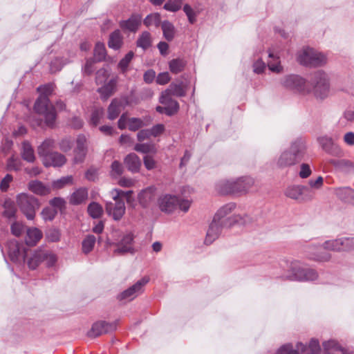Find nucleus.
Masks as SVG:
<instances>
[{"label":"nucleus","mask_w":354,"mask_h":354,"mask_svg":"<svg viewBox=\"0 0 354 354\" xmlns=\"http://www.w3.org/2000/svg\"><path fill=\"white\" fill-rule=\"evenodd\" d=\"M8 254L14 262H24L28 254V250L22 248L17 241H11L8 246Z\"/></svg>","instance_id":"16"},{"label":"nucleus","mask_w":354,"mask_h":354,"mask_svg":"<svg viewBox=\"0 0 354 354\" xmlns=\"http://www.w3.org/2000/svg\"><path fill=\"white\" fill-rule=\"evenodd\" d=\"M133 53L130 51L125 55L124 58L120 61L118 64V68L121 70L122 73H126L129 64L133 57Z\"/></svg>","instance_id":"50"},{"label":"nucleus","mask_w":354,"mask_h":354,"mask_svg":"<svg viewBox=\"0 0 354 354\" xmlns=\"http://www.w3.org/2000/svg\"><path fill=\"white\" fill-rule=\"evenodd\" d=\"M329 162L338 169L344 170L352 167L353 164L351 161L345 159H330Z\"/></svg>","instance_id":"49"},{"label":"nucleus","mask_w":354,"mask_h":354,"mask_svg":"<svg viewBox=\"0 0 354 354\" xmlns=\"http://www.w3.org/2000/svg\"><path fill=\"white\" fill-rule=\"evenodd\" d=\"M123 43V36L120 30H115L109 35L108 46L110 48L119 50Z\"/></svg>","instance_id":"29"},{"label":"nucleus","mask_w":354,"mask_h":354,"mask_svg":"<svg viewBox=\"0 0 354 354\" xmlns=\"http://www.w3.org/2000/svg\"><path fill=\"white\" fill-rule=\"evenodd\" d=\"M297 61L304 66L315 67L324 64L326 58L313 48H306L299 53Z\"/></svg>","instance_id":"7"},{"label":"nucleus","mask_w":354,"mask_h":354,"mask_svg":"<svg viewBox=\"0 0 354 354\" xmlns=\"http://www.w3.org/2000/svg\"><path fill=\"white\" fill-rule=\"evenodd\" d=\"M42 232L36 227H30L27 230L25 241L29 246L35 245L41 239Z\"/></svg>","instance_id":"28"},{"label":"nucleus","mask_w":354,"mask_h":354,"mask_svg":"<svg viewBox=\"0 0 354 354\" xmlns=\"http://www.w3.org/2000/svg\"><path fill=\"white\" fill-rule=\"evenodd\" d=\"M116 329L115 322L109 323L104 321H100L94 323L87 335L90 337H96L103 334L114 331Z\"/></svg>","instance_id":"13"},{"label":"nucleus","mask_w":354,"mask_h":354,"mask_svg":"<svg viewBox=\"0 0 354 354\" xmlns=\"http://www.w3.org/2000/svg\"><path fill=\"white\" fill-rule=\"evenodd\" d=\"M324 245L321 246H310L308 248V258L320 262L328 261L330 259L331 255L326 252L323 251Z\"/></svg>","instance_id":"20"},{"label":"nucleus","mask_w":354,"mask_h":354,"mask_svg":"<svg viewBox=\"0 0 354 354\" xmlns=\"http://www.w3.org/2000/svg\"><path fill=\"white\" fill-rule=\"evenodd\" d=\"M224 227H230L225 226L223 223H221V221H219L216 218H214L207 232L206 237L205 239V243L207 245L211 244L214 241H215L218 237L223 228Z\"/></svg>","instance_id":"17"},{"label":"nucleus","mask_w":354,"mask_h":354,"mask_svg":"<svg viewBox=\"0 0 354 354\" xmlns=\"http://www.w3.org/2000/svg\"><path fill=\"white\" fill-rule=\"evenodd\" d=\"M318 142L322 149L327 153L334 156H341L342 155L341 148L333 142L331 138L328 136L319 137Z\"/></svg>","instance_id":"18"},{"label":"nucleus","mask_w":354,"mask_h":354,"mask_svg":"<svg viewBox=\"0 0 354 354\" xmlns=\"http://www.w3.org/2000/svg\"><path fill=\"white\" fill-rule=\"evenodd\" d=\"M118 81V77L115 76L97 89L102 99L106 100L115 93Z\"/></svg>","instance_id":"22"},{"label":"nucleus","mask_w":354,"mask_h":354,"mask_svg":"<svg viewBox=\"0 0 354 354\" xmlns=\"http://www.w3.org/2000/svg\"><path fill=\"white\" fill-rule=\"evenodd\" d=\"M55 142L53 139H46L37 148V153L43 159L48 154L53 153L52 151L55 147Z\"/></svg>","instance_id":"30"},{"label":"nucleus","mask_w":354,"mask_h":354,"mask_svg":"<svg viewBox=\"0 0 354 354\" xmlns=\"http://www.w3.org/2000/svg\"><path fill=\"white\" fill-rule=\"evenodd\" d=\"M41 255L48 267L53 266L57 261V256L50 251L41 250Z\"/></svg>","instance_id":"46"},{"label":"nucleus","mask_w":354,"mask_h":354,"mask_svg":"<svg viewBox=\"0 0 354 354\" xmlns=\"http://www.w3.org/2000/svg\"><path fill=\"white\" fill-rule=\"evenodd\" d=\"M17 203L21 212L28 220L34 219L36 210L39 207V203L36 198L21 193L17 196Z\"/></svg>","instance_id":"6"},{"label":"nucleus","mask_w":354,"mask_h":354,"mask_svg":"<svg viewBox=\"0 0 354 354\" xmlns=\"http://www.w3.org/2000/svg\"><path fill=\"white\" fill-rule=\"evenodd\" d=\"M122 106L123 103L120 100L113 99L108 108L109 119H115L120 113Z\"/></svg>","instance_id":"34"},{"label":"nucleus","mask_w":354,"mask_h":354,"mask_svg":"<svg viewBox=\"0 0 354 354\" xmlns=\"http://www.w3.org/2000/svg\"><path fill=\"white\" fill-rule=\"evenodd\" d=\"M87 210L88 214L93 218H100L103 214L102 207L95 202L90 203Z\"/></svg>","instance_id":"42"},{"label":"nucleus","mask_w":354,"mask_h":354,"mask_svg":"<svg viewBox=\"0 0 354 354\" xmlns=\"http://www.w3.org/2000/svg\"><path fill=\"white\" fill-rule=\"evenodd\" d=\"M134 149L142 153H148L150 152L155 153L156 151L155 145L153 143H142L136 144L134 147Z\"/></svg>","instance_id":"47"},{"label":"nucleus","mask_w":354,"mask_h":354,"mask_svg":"<svg viewBox=\"0 0 354 354\" xmlns=\"http://www.w3.org/2000/svg\"><path fill=\"white\" fill-rule=\"evenodd\" d=\"M21 166V160L18 158L14 156L8 159L7 163V167L8 170L18 171L20 169Z\"/></svg>","instance_id":"60"},{"label":"nucleus","mask_w":354,"mask_h":354,"mask_svg":"<svg viewBox=\"0 0 354 354\" xmlns=\"http://www.w3.org/2000/svg\"><path fill=\"white\" fill-rule=\"evenodd\" d=\"M318 277L317 272L310 268H307L304 265L298 261H293L290 264L289 274L286 278L291 281H314Z\"/></svg>","instance_id":"3"},{"label":"nucleus","mask_w":354,"mask_h":354,"mask_svg":"<svg viewBox=\"0 0 354 354\" xmlns=\"http://www.w3.org/2000/svg\"><path fill=\"white\" fill-rule=\"evenodd\" d=\"M280 84L283 88L298 93H309L306 81L297 75H288L281 79Z\"/></svg>","instance_id":"9"},{"label":"nucleus","mask_w":354,"mask_h":354,"mask_svg":"<svg viewBox=\"0 0 354 354\" xmlns=\"http://www.w3.org/2000/svg\"><path fill=\"white\" fill-rule=\"evenodd\" d=\"M308 188L313 192V190H318L322 188L324 185V178L319 176L316 179H310L308 182Z\"/></svg>","instance_id":"55"},{"label":"nucleus","mask_w":354,"mask_h":354,"mask_svg":"<svg viewBox=\"0 0 354 354\" xmlns=\"http://www.w3.org/2000/svg\"><path fill=\"white\" fill-rule=\"evenodd\" d=\"M235 204L234 203H228L222 207H221L214 217L221 223H223L225 226H232L234 223L246 225L247 223L250 221V218L248 216H245L244 217H241L240 216H234L232 217H226L227 215L230 214L233 209L235 208Z\"/></svg>","instance_id":"5"},{"label":"nucleus","mask_w":354,"mask_h":354,"mask_svg":"<svg viewBox=\"0 0 354 354\" xmlns=\"http://www.w3.org/2000/svg\"><path fill=\"white\" fill-rule=\"evenodd\" d=\"M73 142L71 138H64L59 142V148L64 152L71 150Z\"/></svg>","instance_id":"58"},{"label":"nucleus","mask_w":354,"mask_h":354,"mask_svg":"<svg viewBox=\"0 0 354 354\" xmlns=\"http://www.w3.org/2000/svg\"><path fill=\"white\" fill-rule=\"evenodd\" d=\"M132 191H122L120 189H115L112 191V196L114 201H123L124 198L127 199V203L131 202Z\"/></svg>","instance_id":"39"},{"label":"nucleus","mask_w":354,"mask_h":354,"mask_svg":"<svg viewBox=\"0 0 354 354\" xmlns=\"http://www.w3.org/2000/svg\"><path fill=\"white\" fill-rule=\"evenodd\" d=\"M151 44V38L149 32H143L137 40V46L144 50L148 48Z\"/></svg>","instance_id":"43"},{"label":"nucleus","mask_w":354,"mask_h":354,"mask_svg":"<svg viewBox=\"0 0 354 354\" xmlns=\"http://www.w3.org/2000/svg\"><path fill=\"white\" fill-rule=\"evenodd\" d=\"M306 150V142L302 138L292 141L288 149L283 151L276 160L279 169L290 167L297 164L304 157Z\"/></svg>","instance_id":"2"},{"label":"nucleus","mask_w":354,"mask_h":354,"mask_svg":"<svg viewBox=\"0 0 354 354\" xmlns=\"http://www.w3.org/2000/svg\"><path fill=\"white\" fill-rule=\"evenodd\" d=\"M183 10L185 12L189 21L191 24H194L196 21V15L192 7L188 4H185L183 7Z\"/></svg>","instance_id":"64"},{"label":"nucleus","mask_w":354,"mask_h":354,"mask_svg":"<svg viewBox=\"0 0 354 354\" xmlns=\"http://www.w3.org/2000/svg\"><path fill=\"white\" fill-rule=\"evenodd\" d=\"M43 261L41 250L35 251L32 257L28 259L27 263L30 269H35Z\"/></svg>","instance_id":"40"},{"label":"nucleus","mask_w":354,"mask_h":354,"mask_svg":"<svg viewBox=\"0 0 354 354\" xmlns=\"http://www.w3.org/2000/svg\"><path fill=\"white\" fill-rule=\"evenodd\" d=\"M115 203H109L106 205L107 213L112 216L115 220H120L125 212V205L123 201H115Z\"/></svg>","instance_id":"21"},{"label":"nucleus","mask_w":354,"mask_h":354,"mask_svg":"<svg viewBox=\"0 0 354 354\" xmlns=\"http://www.w3.org/2000/svg\"><path fill=\"white\" fill-rule=\"evenodd\" d=\"M5 210L3 212V215L8 218H12L15 216L16 214V209L15 205L11 201H6L4 203Z\"/></svg>","instance_id":"53"},{"label":"nucleus","mask_w":354,"mask_h":354,"mask_svg":"<svg viewBox=\"0 0 354 354\" xmlns=\"http://www.w3.org/2000/svg\"><path fill=\"white\" fill-rule=\"evenodd\" d=\"M285 195L299 202L310 201L315 198V192L304 185L290 186L286 189Z\"/></svg>","instance_id":"10"},{"label":"nucleus","mask_w":354,"mask_h":354,"mask_svg":"<svg viewBox=\"0 0 354 354\" xmlns=\"http://www.w3.org/2000/svg\"><path fill=\"white\" fill-rule=\"evenodd\" d=\"M245 185L243 187H241L236 185L239 182L223 180L216 185V189L219 194L223 195L230 194H245L254 185V180L253 178H247L245 180Z\"/></svg>","instance_id":"4"},{"label":"nucleus","mask_w":354,"mask_h":354,"mask_svg":"<svg viewBox=\"0 0 354 354\" xmlns=\"http://www.w3.org/2000/svg\"><path fill=\"white\" fill-rule=\"evenodd\" d=\"M88 198V190L86 188H80L75 190L71 196L69 202L72 205H80L84 203Z\"/></svg>","instance_id":"31"},{"label":"nucleus","mask_w":354,"mask_h":354,"mask_svg":"<svg viewBox=\"0 0 354 354\" xmlns=\"http://www.w3.org/2000/svg\"><path fill=\"white\" fill-rule=\"evenodd\" d=\"M133 239L134 236L131 232H128L123 235L120 241L114 243L115 249L113 250V253L116 254H123L127 252L132 253L133 252Z\"/></svg>","instance_id":"14"},{"label":"nucleus","mask_w":354,"mask_h":354,"mask_svg":"<svg viewBox=\"0 0 354 354\" xmlns=\"http://www.w3.org/2000/svg\"><path fill=\"white\" fill-rule=\"evenodd\" d=\"M87 139L84 135H79L76 139V146L74 149L73 161L75 164L82 162L87 153Z\"/></svg>","instance_id":"15"},{"label":"nucleus","mask_w":354,"mask_h":354,"mask_svg":"<svg viewBox=\"0 0 354 354\" xmlns=\"http://www.w3.org/2000/svg\"><path fill=\"white\" fill-rule=\"evenodd\" d=\"M124 168L121 162L114 160L111 165L110 174L112 177L117 178L122 175Z\"/></svg>","instance_id":"51"},{"label":"nucleus","mask_w":354,"mask_h":354,"mask_svg":"<svg viewBox=\"0 0 354 354\" xmlns=\"http://www.w3.org/2000/svg\"><path fill=\"white\" fill-rule=\"evenodd\" d=\"M53 90L54 85L53 84L39 86L37 91L40 93V95L34 106L35 111L44 116L45 123L48 127H52L54 124L56 118L55 109L48 99V96L51 95Z\"/></svg>","instance_id":"1"},{"label":"nucleus","mask_w":354,"mask_h":354,"mask_svg":"<svg viewBox=\"0 0 354 354\" xmlns=\"http://www.w3.org/2000/svg\"><path fill=\"white\" fill-rule=\"evenodd\" d=\"M312 174V170L309 165L306 163H302L300 165V171L299 173V177L301 178H307Z\"/></svg>","instance_id":"63"},{"label":"nucleus","mask_w":354,"mask_h":354,"mask_svg":"<svg viewBox=\"0 0 354 354\" xmlns=\"http://www.w3.org/2000/svg\"><path fill=\"white\" fill-rule=\"evenodd\" d=\"M73 181L72 176H65L53 182V186L56 189L62 188L68 184H71Z\"/></svg>","instance_id":"61"},{"label":"nucleus","mask_w":354,"mask_h":354,"mask_svg":"<svg viewBox=\"0 0 354 354\" xmlns=\"http://www.w3.org/2000/svg\"><path fill=\"white\" fill-rule=\"evenodd\" d=\"M183 0H169L164 6V8L171 12H176L180 9Z\"/></svg>","instance_id":"54"},{"label":"nucleus","mask_w":354,"mask_h":354,"mask_svg":"<svg viewBox=\"0 0 354 354\" xmlns=\"http://www.w3.org/2000/svg\"><path fill=\"white\" fill-rule=\"evenodd\" d=\"M141 17L138 15H133L127 20H123L120 22V27L127 31L136 32L141 25Z\"/></svg>","instance_id":"24"},{"label":"nucleus","mask_w":354,"mask_h":354,"mask_svg":"<svg viewBox=\"0 0 354 354\" xmlns=\"http://www.w3.org/2000/svg\"><path fill=\"white\" fill-rule=\"evenodd\" d=\"M324 248L337 252L354 249V237L326 241L324 243Z\"/></svg>","instance_id":"11"},{"label":"nucleus","mask_w":354,"mask_h":354,"mask_svg":"<svg viewBox=\"0 0 354 354\" xmlns=\"http://www.w3.org/2000/svg\"><path fill=\"white\" fill-rule=\"evenodd\" d=\"M337 196L342 200L348 201L349 196H354V191L349 187H339L335 190Z\"/></svg>","instance_id":"48"},{"label":"nucleus","mask_w":354,"mask_h":354,"mask_svg":"<svg viewBox=\"0 0 354 354\" xmlns=\"http://www.w3.org/2000/svg\"><path fill=\"white\" fill-rule=\"evenodd\" d=\"M57 214V210L53 207H46L41 212L42 217L44 220H53Z\"/></svg>","instance_id":"62"},{"label":"nucleus","mask_w":354,"mask_h":354,"mask_svg":"<svg viewBox=\"0 0 354 354\" xmlns=\"http://www.w3.org/2000/svg\"><path fill=\"white\" fill-rule=\"evenodd\" d=\"M143 22L146 26H150L153 25L155 26H158L160 23V15L158 14L149 15L144 19Z\"/></svg>","instance_id":"57"},{"label":"nucleus","mask_w":354,"mask_h":354,"mask_svg":"<svg viewBox=\"0 0 354 354\" xmlns=\"http://www.w3.org/2000/svg\"><path fill=\"white\" fill-rule=\"evenodd\" d=\"M96 239L93 235H88L82 241V251L85 254L89 253L93 248Z\"/></svg>","instance_id":"45"},{"label":"nucleus","mask_w":354,"mask_h":354,"mask_svg":"<svg viewBox=\"0 0 354 354\" xmlns=\"http://www.w3.org/2000/svg\"><path fill=\"white\" fill-rule=\"evenodd\" d=\"M160 102L167 106V115H172L177 113L179 109V104L177 101L171 97L162 94L160 97Z\"/></svg>","instance_id":"27"},{"label":"nucleus","mask_w":354,"mask_h":354,"mask_svg":"<svg viewBox=\"0 0 354 354\" xmlns=\"http://www.w3.org/2000/svg\"><path fill=\"white\" fill-rule=\"evenodd\" d=\"M158 204L161 211L171 213L178 208V197L166 194L158 200Z\"/></svg>","instance_id":"19"},{"label":"nucleus","mask_w":354,"mask_h":354,"mask_svg":"<svg viewBox=\"0 0 354 354\" xmlns=\"http://www.w3.org/2000/svg\"><path fill=\"white\" fill-rule=\"evenodd\" d=\"M149 278L145 277L134 285L122 292L118 297L119 299L131 301L142 292L143 287L149 282Z\"/></svg>","instance_id":"12"},{"label":"nucleus","mask_w":354,"mask_h":354,"mask_svg":"<svg viewBox=\"0 0 354 354\" xmlns=\"http://www.w3.org/2000/svg\"><path fill=\"white\" fill-rule=\"evenodd\" d=\"M106 57V50L104 43L97 42L94 48V59L96 62L104 61Z\"/></svg>","instance_id":"37"},{"label":"nucleus","mask_w":354,"mask_h":354,"mask_svg":"<svg viewBox=\"0 0 354 354\" xmlns=\"http://www.w3.org/2000/svg\"><path fill=\"white\" fill-rule=\"evenodd\" d=\"M269 57L272 59V60L268 62V66L269 69L274 73H281L283 68L280 64L279 57H275L272 53H269Z\"/></svg>","instance_id":"44"},{"label":"nucleus","mask_w":354,"mask_h":354,"mask_svg":"<svg viewBox=\"0 0 354 354\" xmlns=\"http://www.w3.org/2000/svg\"><path fill=\"white\" fill-rule=\"evenodd\" d=\"M185 64L186 63L183 59H174L169 63V70L171 73L177 74L183 71Z\"/></svg>","instance_id":"38"},{"label":"nucleus","mask_w":354,"mask_h":354,"mask_svg":"<svg viewBox=\"0 0 354 354\" xmlns=\"http://www.w3.org/2000/svg\"><path fill=\"white\" fill-rule=\"evenodd\" d=\"M21 156L24 160L29 162H33L35 160L34 150L27 141L22 143Z\"/></svg>","instance_id":"36"},{"label":"nucleus","mask_w":354,"mask_h":354,"mask_svg":"<svg viewBox=\"0 0 354 354\" xmlns=\"http://www.w3.org/2000/svg\"><path fill=\"white\" fill-rule=\"evenodd\" d=\"M162 30L163 35L167 41H171L174 37V27L168 21H165L162 23Z\"/></svg>","instance_id":"41"},{"label":"nucleus","mask_w":354,"mask_h":354,"mask_svg":"<svg viewBox=\"0 0 354 354\" xmlns=\"http://www.w3.org/2000/svg\"><path fill=\"white\" fill-rule=\"evenodd\" d=\"M156 189L150 187L142 190L138 195L140 203L143 206H147L151 201L155 199Z\"/></svg>","instance_id":"32"},{"label":"nucleus","mask_w":354,"mask_h":354,"mask_svg":"<svg viewBox=\"0 0 354 354\" xmlns=\"http://www.w3.org/2000/svg\"><path fill=\"white\" fill-rule=\"evenodd\" d=\"M162 94L170 97L172 95L177 97L185 96L186 94V88L183 84H171L169 88L162 92Z\"/></svg>","instance_id":"33"},{"label":"nucleus","mask_w":354,"mask_h":354,"mask_svg":"<svg viewBox=\"0 0 354 354\" xmlns=\"http://www.w3.org/2000/svg\"><path fill=\"white\" fill-rule=\"evenodd\" d=\"M66 162V156L57 151H53L43 159L44 165L46 167H62Z\"/></svg>","instance_id":"23"},{"label":"nucleus","mask_w":354,"mask_h":354,"mask_svg":"<svg viewBox=\"0 0 354 354\" xmlns=\"http://www.w3.org/2000/svg\"><path fill=\"white\" fill-rule=\"evenodd\" d=\"M143 121L140 118H131L128 120V129L130 131H136L142 127Z\"/></svg>","instance_id":"56"},{"label":"nucleus","mask_w":354,"mask_h":354,"mask_svg":"<svg viewBox=\"0 0 354 354\" xmlns=\"http://www.w3.org/2000/svg\"><path fill=\"white\" fill-rule=\"evenodd\" d=\"M128 170L132 173H138L142 165L140 158L134 153L128 154L124 159Z\"/></svg>","instance_id":"25"},{"label":"nucleus","mask_w":354,"mask_h":354,"mask_svg":"<svg viewBox=\"0 0 354 354\" xmlns=\"http://www.w3.org/2000/svg\"><path fill=\"white\" fill-rule=\"evenodd\" d=\"M296 348L298 351L302 353H306L309 354H320L321 347L319 342L316 339H311L309 342L308 346L304 345L301 342H298L296 345Z\"/></svg>","instance_id":"26"},{"label":"nucleus","mask_w":354,"mask_h":354,"mask_svg":"<svg viewBox=\"0 0 354 354\" xmlns=\"http://www.w3.org/2000/svg\"><path fill=\"white\" fill-rule=\"evenodd\" d=\"M29 189L38 195L45 196L50 193V188L44 185L41 182L33 180L28 184Z\"/></svg>","instance_id":"35"},{"label":"nucleus","mask_w":354,"mask_h":354,"mask_svg":"<svg viewBox=\"0 0 354 354\" xmlns=\"http://www.w3.org/2000/svg\"><path fill=\"white\" fill-rule=\"evenodd\" d=\"M109 76V72L105 68H100L96 73L95 82L97 84L105 83Z\"/></svg>","instance_id":"59"},{"label":"nucleus","mask_w":354,"mask_h":354,"mask_svg":"<svg viewBox=\"0 0 354 354\" xmlns=\"http://www.w3.org/2000/svg\"><path fill=\"white\" fill-rule=\"evenodd\" d=\"M313 91L317 98L326 97L330 91V84L327 75L322 71H317L312 80Z\"/></svg>","instance_id":"8"},{"label":"nucleus","mask_w":354,"mask_h":354,"mask_svg":"<svg viewBox=\"0 0 354 354\" xmlns=\"http://www.w3.org/2000/svg\"><path fill=\"white\" fill-rule=\"evenodd\" d=\"M104 116V110L102 108H96L91 113V123L93 126H97L100 122V120Z\"/></svg>","instance_id":"52"}]
</instances>
